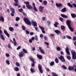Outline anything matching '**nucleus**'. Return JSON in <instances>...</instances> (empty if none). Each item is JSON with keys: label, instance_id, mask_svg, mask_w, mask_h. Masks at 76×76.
I'll list each match as a JSON object with an SVG mask.
<instances>
[{"label": "nucleus", "instance_id": "28", "mask_svg": "<svg viewBox=\"0 0 76 76\" xmlns=\"http://www.w3.org/2000/svg\"><path fill=\"white\" fill-rule=\"evenodd\" d=\"M1 38L4 41L5 40V39H4V36H3V35L2 34L1 35Z\"/></svg>", "mask_w": 76, "mask_h": 76}, {"label": "nucleus", "instance_id": "19", "mask_svg": "<svg viewBox=\"0 0 76 76\" xmlns=\"http://www.w3.org/2000/svg\"><path fill=\"white\" fill-rule=\"evenodd\" d=\"M13 41L14 42V46H16V39H15V38H14L13 39Z\"/></svg>", "mask_w": 76, "mask_h": 76}, {"label": "nucleus", "instance_id": "52", "mask_svg": "<svg viewBox=\"0 0 76 76\" xmlns=\"http://www.w3.org/2000/svg\"><path fill=\"white\" fill-rule=\"evenodd\" d=\"M31 39L32 41H34L35 40V37H32L31 38Z\"/></svg>", "mask_w": 76, "mask_h": 76}, {"label": "nucleus", "instance_id": "64", "mask_svg": "<svg viewBox=\"0 0 76 76\" xmlns=\"http://www.w3.org/2000/svg\"><path fill=\"white\" fill-rule=\"evenodd\" d=\"M42 33L43 34H45V31H44V30L42 31Z\"/></svg>", "mask_w": 76, "mask_h": 76}, {"label": "nucleus", "instance_id": "7", "mask_svg": "<svg viewBox=\"0 0 76 76\" xmlns=\"http://www.w3.org/2000/svg\"><path fill=\"white\" fill-rule=\"evenodd\" d=\"M44 8V7H42V6H40L39 7V11L41 13H42L44 11L43 9Z\"/></svg>", "mask_w": 76, "mask_h": 76}, {"label": "nucleus", "instance_id": "59", "mask_svg": "<svg viewBox=\"0 0 76 76\" xmlns=\"http://www.w3.org/2000/svg\"><path fill=\"white\" fill-rule=\"evenodd\" d=\"M30 34L31 35H33L34 33L32 32H31Z\"/></svg>", "mask_w": 76, "mask_h": 76}, {"label": "nucleus", "instance_id": "58", "mask_svg": "<svg viewBox=\"0 0 76 76\" xmlns=\"http://www.w3.org/2000/svg\"><path fill=\"white\" fill-rule=\"evenodd\" d=\"M42 19L43 21L45 20V17H43L42 18Z\"/></svg>", "mask_w": 76, "mask_h": 76}, {"label": "nucleus", "instance_id": "55", "mask_svg": "<svg viewBox=\"0 0 76 76\" xmlns=\"http://www.w3.org/2000/svg\"><path fill=\"white\" fill-rule=\"evenodd\" d=\"M6 56L7 57H9L10 56V55L9 54V53H6Z\"/></svg>", "mask_w": 76, "mask_h": 76}, {"label": "nucleus", "instance_id": "23", "mask_svg": "<svg viewBox=\"0 0 76 76\" xmlns=\"http://www.w3.org/2000/svg\"><path fill=\"white\" fill-rule=\"evenodd\" d=\"M55 61L56 63H58L59 62V61H58V58L57 57H56L55 59Z\"/></svg>", "mask_w": 76, "mask_h": 76}, {"label": "nucleus", "instance_id": "47", "mask_svg": "<svg viewBox=\"0 0 76 76\" xmlns=\"http://www.w3.org/2000/svg\"><path fill=\"white\" fill-rule=\"evenodd\" d=\"M16 64L17 66H18V67H19V66H20V64H19V63L18 62H16Z\"/></svg>", "mask_w": 76, "mask_h": 76}, {"label": "nucleus", "instance_id": "48", "mask_svg": "<svg viewBox=\"0 0 76 76\" xmlns=\"http://www.w3.org/2000/svg\"><path fill=\"white\" fill-rule=\"evenodd\" d=\"M44 39H45V40H46V41H48V38H47V37L46 36H45L44 37Z\"/></svg>", "mask_w": 76, "mask_h": 76}, {"label": "nucleus", "instance_id": "17", "mask_svg": "<svg viewBox=\"0 0 76 76\" xmlns=\"http://www.w3.org/2000/svg\"><path fill=\"white\" fill-rule=\"evenodd\" d=\"M68 70H74V67L72 66H69Z\"/></svg>", "mask_w": 76, "mask_h": 76}, {"label": "nucleus", "instance_id": "33", "mask_svg": "<svg viewBox=\"0 0 76 76\" xmlns=\"http://www.w3.org/2000/svg\"><path fill=\"white\" fill-rule=\"evenodd\" d=\"M22 28L23 30V31H25L26 29V28L23 25L22 26Z\"/></svg>", "mask_w": 76, "mask_h": 76}, {"label": "nucleus", "instance_id": "26", "mask_svg": "<svg viewBox=\"0 0 76 76\" xmlns=\"http://www.w3.org/2000/svg\"><path fill=\"white\" fill-rule=\"evenodd\" d=\"M47 23H48V26H50V25H51V21L49 20L48 21Z\"/></svg>", "mask_w": 76, "mask_h": 76}, {"label": "nucleus", "instance_id": "40", "mask_svg": "<svg viewBox=\"0 0 76 76\" xmlns=\"http://www.w3.org/2000/svg\"><path fill=\"white\" fill-rule=\"evenodd\" d=\"M66 58L68 60H70V59H71V57L69 56H67Z\"/></svg>", "mask_w": 76, "mask_h": 76}, {"label": "nucleus", "instance_id": "45", "mask_svg": "<svg viewBox=\"0 0 76 76\" xmlns=\"http://www.w3.org/2000/svg\"><path fill=\"white\" fill-rule=\"evenodd\" d=\"M30 60L33 63H34V58H30Z\"/></svg>", "mask_w": 76, "mask_h": 76}, {"label": "nucleus", "instance_id": "15", "mask_svg": "<svg viewBox=\"0 0 76 76\" xmlns=\"http://www.w3.org/2000/svg\"><path fill=\"white\" fill-rule=\"evenodd\" d=\"M39 50H40V52L42 53V54H45V52H44V50L42 49L41 47H39Z\"/></svg>", "mask_w": 76, "mask_h": 76}, {"label": "nucleus", "instance_id": "63", "mask_svg": "<svg viewBox=\"0 0 76 76\" xmlns=\"http://www.w3.org/2000/svg\"><path fill=\"white\" fill-rule=\"evenodd\" d=\"M46 70L47 71V72H50V69H48V68H46Z\"/></svg>", "mask_w": 76, "mask_h": 76}, {"label": "nucleus", "instance_id": "60", "mask_svg": "<svg viewBox=\"0 0 76 76\" xmlns=\"http://www.w3.org/2000/svg\"><path fill=\"white\" fill-rule=\"evenodd\" d=\"M73 40H74V41H76V37H74L73 38Z\"/></svg>", "mask_w": 76, "mask_h": 76}, {"label": "nucleus", "instance_id": "18", "mask_svg": "<svg viewBox=\"0 0 76 76\" xmlns=\"http://www.w3.org/2000/svg\"><path fill=\"white\" fill-rule=\"evenodd\" d=\"M71 15L72 18H75L76 17V15L75 13H71Z\"/></svg>", "mask_w": 76, "mask_h": 76}, {"label": "nucleus", "instance_id": "51", "mask_svg": "<svg viewBox=\"0 0 76 76\" xmlns=\"http://www.w3.org/2000/svg\"><path fill=\"white\" fill-rule=\"evenodd\" d=\"M21 48V47H20V46H19L17 48V50H20V49Z\"/></svg>", "mask_w": 76, "mask_h": 76}, {"label": "nucleus", "instance_id": "36", "mask_svg": "<svg viewBox=\"0 0 76 76\" xmlns=\"http://www.w3.org/2000/svg\"><path fill=\"white\" fill-rule=\"evenodd\" d=\"M20 20V18L18 17H16L15 20L16 21H19V20Z\"/></svg>", "mask_w": 76, "mask_h": 76}, {"label": "nucleus", "instance_id": "44", "mask_svg": "<svg viewBox=\"0 0 76 76\" xmlns=\"http://www.w3.org/2000/svg\"><path fill=\"white\" fill-rule=\"evenodd\" d=\"M18 12H23V9H20L18 10Z\"/></svg>", "mask_w": 76, "mask_h": 76}, {"label": "nucleus", "instance_id": "61", "mask_svg": "<svg viewBox=\"0 0 76 76\" xmlns=\"http://www.w3.org/2000/svg\"><path fill=\"white\" fill-rule=\"evenodd\" d=\"M26 34H29V32L28 30L26 31Z\"/></svg>", "mask_w": 76, "mask_h": 76}, {"label": "nucleus", "instance_id": "31", "mask_svg": "<svg viewBox=\"0 0 76 76\" xmlns=\"http://www.w3.org/2000/svg\"><path fill=\"white\" fill-rule=\"evenodd\" d=\"M23 51L24 53H26L27 54L28 53L27 51L25 49H23Z\"/></svg>", "mask_w": 76, "mask_h": 76}, {"label": "nucleus", "instance_id": "21", "mask_svg": "<svg viewBox=\"0 0 76 76\" xmlns=\"http://www.w3.org/2000/svg\"><path fill=\"white\" fill-rule=\"evenodd\" d=\"M0 18L2 22H4V18H3V17L2 16H0Z\"/></svg>", "mask_w": 76, "mask_h": 76}, {"label": "nucleus", "instance_id": "34", "mask_svg": "<svg viewBox=\"0 0 76 76\" xmlns=\"http://www.w3.org/2000/svg\"><path fill=\"white\" fill-rule=\"evenodd\" d=\"M56 50L57 51H60L61 50V48L60 47H57L56 48Z\"/></svg>", "mask_w": 76, "mask_h": 76}, {"label": "nucleus", "instance_id": "30", "mask_svg": "<svg viewBox=\"0 0 76 76\" xmlns=\"http://www.w3.org/2000/svg\"><path fill=\"white\" fill-rule=\"evenodd\" d=\"M68 27L69 28V29H70V31H71L72 32H73L74 30H73V28L71 27L70 26H69V27Z\"/></svg>", "mask_w": 76, "mask_h": 76}, {"label": "nucleus", "instance_id": "14", "mask_svg": "<svg viewBox=\"0 0 76 76\" xmlns=\"http://www.w3.org/2000/svg\"><path fill=\"white\" fill-rule=\"evenodd\" d=\"M4 33H5V35L7 36L8 37H9V34L7 33V30H4Z\"/></svg>", "mask_w": 76, "mask_h": 76}, {"label": "nucleus", "instance_id": "49", "mask_svg": "<svg viewBox=\"0 0 76 76\" xmlns=\"http://www.w3.org/2000/svg\"><path fill=\"white\" fill-rule=\"evenodd\" d=\"M13 4L14 6H18V4L15 3H14Z\"/></svg>", "mask_w": 76, "mask_h": 76}, {"label": "nucleus", "instance_id": "46", "mask_svg": "<svg viewBox=\"0 0 76 76\" xmlns=\"http://www.w3.org/2000/svg\"><path fill=\"white\" fill-rule=\"evenodd\" d=\"M30 71L32 73H34V70L32 68H31L30 69Z\"/></svg>", "mask_w": 76, "mask_h": 76}, {"label": "nucleus", "instance_id": "42", "mask_svg": "<svg viewBox=\"0 0 76 76\" xmlns=\"http://www.w3.org/2000/svg\"><path fill=\"white\" fill-rule=\"evenodd\" d=\"M6 63L8 64V65H9L10 64V61H9V60H7L6 61Z\"/></svg>", "mask_w": 76, "mask_h": 76}, {"label": "nucleus", "instance_id": "24", "mask_svg": "<svg viewBox=\"0 0 76 76\" xmlns=\"http://www.w3.org/2000/svg\"><path fill=\"white\" fill-rule=\"evenodd\" d=\"M55 32L57 34H60V31L58 30H56L55 31Z\"/></svg>", "mask_w": 76, "mask_h": 76}, {"label": "nucleus", "instance_id": "29", "mask_svg": "<svg viewBox=\"0 0 76 76\" xmlns=\"http://www.w3.org/2000/svg\"><path fill=\"white\" fill-rule=\"evenodd\" d=\"M14 70H15V71H16V72H18V71H19V68L18 67L14 68Z\"/></svg>", "mask_w": 76, "mask_h": 76}, {"label": "nucleus", "instance_id": "27", "mask_svg": "<svg viewBox=\"0 0 76 76\" xmlns=\"http://www.w3.org/2000/svg\"><path fill=\"white\" fill-rule=\"evenodd\" d=\"M9 29L10 31H13L14 30V29H13V28L11 27H10L9 28Z\"/></svg>", "mask_w": 76, "mask_h": 76}, {"label": "nucleus", "instance_id": "32", "mask_svg": "<svg viewBox=\"0 0 76 76\" xmlns=\"http://www.w3.org/2000/svg\"><path fill=\"white\" fill-rule=\"evenodd\" d=\"M54 61H52L50 62V64L51 66H52L54 65Z\"/></svg>", "mask_w": 76, "mask_h": 76}, {"label": "nucleus", "instance_id": "56", "mask_svg": "<svg viewBox=\"0 0 76 76\" xmlns=\"http://www.w3.org/2000/svg\"><path fill=\"white\" fill-rule=\"evenodd\" d=\"M40 29L42 31L44 30V27H42Z\"/></svg>", "mask_w": 76, "mask_h": 76}, {"label": "nucleus", "instance_id": "39", "mask_svg": "<svg viewBox=\"0 0 76 76\" xmlns=\"http://www.w3.org/2000/svg\"><path fill=\"white\" fill-rule=\"evenodd\" d=\"M34 39H35L36 41H38V36H35L34 37Z\"/></svg>", "mask_w": 76, "mask_h": 76}, {"label": "nucleus", "instance_id": "9", "mask_svg": "<svg viewBox=\"0 0 76 76\" xmlns=\"http://www.w3.org/2000/svg\"><path fill=\"white\" fill-rule=\"evenodd\" d=\"M24 54V52L23 51H21L19 53L18 56L19 57H23V55Z\"/></svg>", "mask_w": 76, "mask_h": 76}, {"label": "nucleus", "instance_id": "2", "mask_svg": "<svg viewBox=\"0 0 76 76\" xmlns=\"http://www.w3.org/2000/svg\"><path fill=\"white\" fill-rule=\"evenodd\" d=\"M24 3L26 4V7L28 8V9H33V7H32L31 5H29V3L28 1L27 2H24Z\"/></svg>", "mask_w": 76, "mask_h": 76}, {"label": "nucleus", "instance_id": "53", "mask_svg": "<svg viewBox=\"0 0 76 76\" xmlns=\"http://www.w3.org/2000/svg\"><path fill=\"white\" fill-rule=\"evenodd\" d=\"M40 37L41 38H43V35L42 34H41L40 35Z\"/></svg>", "mask_w": 76, "mask_h": 76}, {"label": "nucleus", "instance_id": "38", "mask_svg": "<svg viewBox=\"0 0 76 76\" xmlns=\"http://www.w3.org/2000/svg\"><path fill=\"white\" fill-rule=\"evenodd\" d=\"M65 28V27H64V26H61V29H62V30H63Z\"/></svg>", "mask_w": 76, "mask_h": 76}, {"label": "nucleus", "instance_id": "35", "mask_svg": "<svg viewBox=\"0 0 76 76\" xmlns=\"http://www.w3.org/2000/svg\"><path fill=\"white\" fill-rule=\"evenodd\" d=\"M62 67L63 69H64L65 70H66V69H67V67L64 65H62Z\"/></svg>", "mask_w": 76, "mask_h": 76}, {"label": "nucleus", "instance_id": "4", "mask_svg": "<svg viewBox=\"0 0 76 76\" xmlns=\"http://www.w3.org/2000/svg\"><path fill=\"white\" fill-rule=\"evenodd\" d=\"M38 67L40 73H43V71H42V65L40 64H39L38 65Z\"/></svg>", "mask_w": 76, "mask_h": 76}, {"label": "nucleus", "instance_id": "43", "mask_svg": "<svg viewBox=\"0 0 76 76\" xmlns=\"http://www.w3.org/2000/svg\"><path fill=\"white\" fill-rule=\"evenodd\" d=\"M8 47L9 48H10V49H12V47H11V46H10V44H8Z\"/></svg>", "mask_w": 76, "mask_h": 76}, {"label": "nucleus", "instance_id": "10", "mask_svg": "<svg viewBox=\"0 0 76 76\" xmlns=\"http://www.w3.org/2000/svg\"><path fill=\"white\" fill-rule=\"evenodd\" d=\"M71 23V21L69 20H67L66 21V25H67V26L68 27L70 26V23Z\"/></svg>", "mask_w": 76, "mask_h": 76}, {"label": "nucleus", "instance_id": "20", "mask_svg": "<svg viewBox=\"0 0 76 76\" xmlns=\"http://www.w3.org/2000/svg\"><path fill=\"white\" fill-rule=\"evenodd\" d=\"M61 16L63 18H68V17H67V16L66 15H64V14H61Z\"/></svg>", "mask_w": 76, "mask_h": 76}, {"label": "nucleus", "instance_id": "13", "mask_svg": "<svg viewBox=\"0 0 76 76\" xmlns=\"http://www.w3.org/2000/svg\"><path fill=\"white\" fill-rule=\"evenodd\" d=\"M31 23L32 25H33V26H37V23L36 22L32 21Z\"/></svg>", "mask_w": 76, "mask_h": 76}, {"label": "nucleus", "instance_id": "5", "mask_svg": "<svg viewBox=\"0 0 76 76\" xmlns=\"http://www.w3.org/2000/svg\"><path fill=\"white\" fill-rule=\"evenodd\" d=\"M59 59H60L61 61H62V62H66V60H65V59L63 56H60L58 58Z\"/></svg>", "mask_w": 76, "mask_h": 76}, {"label": "nucleus", "instance_id": "3", "mask_svg": "<svg viewBox=\"0 0 76 76\" xmlns=\"http://www.w3.org/2000/svg\"><path fill=\"white\" fill-rule=\"evenodd\" d=\"M24 20L27 25H31V21L29 20V19L27 18H24Z\"/></svg>", "mask_w": 76, "mask_h": 76}, {"label": "nucleus", "instance_id": "6", "mask_svg": "<svg viewBox=\"0 0 76 76\" xmlns=\"http://www.w3.org/2000/svg\"><path fill=\"white\" fill-rule=\"evenodd\" d=\"M10 10L11 12H12L11 13V14L12 16H14V14H15V9L13 8H11L10 9Z\"/></svg>", "mask_w": 76, "mask_h": 76}, {"label": "nucleus", "instance_id": "22", "mask_svg": "<svg viewBox=\"0 0 76 76\" xmlns=\"http://www.w3.org/2000/svg\"><path fill=\"white\" fill-rule=\"evenodd\" d=\"M66 11V8H64L61 10V12H65Z\"/></svg>", "mask_w": 76, "mask_h": 76}, {"label": "nucleus", "instance_id": "12", "mask_svg": "<svg viewBox=\"0 0 76 76\" xmlns=\"http://www.w3.org/2000/svg\"><path fill=\"white\" fill-rule=\"evenodd\" d=\"M33 4V7L34 9V10L36 11V12H37L38 11V10L37 9V8H36V7H35V3L33 2L32 3Z\"/></svg>", "mask_w": 76, "mask_h": 76}, {"label": "nucleus", "instance_id": "16", "mask_svg": "<svg viewBox=\"0 0 76 76\" xmlns=\"http://www.w3.org/2000/svg\"><path fill=\"white\" fill-rule=\"evenodd\" d=\"M37 58H39L40 60H41L42 58V56L39 54L37 55Z\"/></svg>", "mask_w": 76, "mask_h": 76}, {"label": "nucleus", "instance_id": "62", "mask_svg": "<svg viewBox=\"0 0 76 76\" xmlns=\"http://www.w3.org/2000/svg\"><path fill=\"white\" fill-rule=\"evenodd\" d=\"M34 28H35V29L36 31H38V28L37 27H34Z\"/></svg>", "mask_w": 76, "mask_h": 76}, {"label": "nucleus", "instance_id": "50", "mask_svg": "<svg viewBox=\"0 0 76 76\" xmlns=\"http://www.w3.org/2000/svg\"><path fill=\"white\" fill-rule=\"evenodd\" d=\"M59 20L61 21V22H63V18H59Z\"/></svg>", "mask_w": 76, "mask_h": 76}, {"label": "nucleus", "instance_id": "1", "mask_svg": "<svg viewBox=\"0 0 76 76\" xmlns=\"http://www.w3.org/2000/svg\"><path fill=\"white\" fill-rule=\"evenodd\" d=\"M71 54L72 56V58L74 60H76V53L74 50H71Z\"/></svg>", "mask_w": 76, "mask_h": 76}, {"label": "nucleus", "instance_id": "11", "mask_svg": "<svg viewBox=\"0 0 76 76\" xmlns=\"http://www.w3.org/2000/svg\"><path fill=\"white\" fill-rule=\"evenodd\" d=\"M56 6L58 7H62L63 5L61 3L58 4L56 3Z\"/></svg>", "mask_w": 76, "mask_h": 76}, {"label": "nucleus", "instance_id": "41", "mask_svg": "<svg viewBox=\"0 0 76 76\" xmlns=\"http://www.w3.org/2000/svg\"><path fill=\"white\" fill-rule=\"evenodd\" d=\"M66 38H68V39H72V37H70L69 36H68V35L66 36Z\"/></svg>", "mask_w": 76, "mask_h": 76}, {"label": "nucleus", "instance_id": "57", "mask_svg": "<svg viewBox=\"0 0 76 76\" xmlns=\"http://www.w3.org/2000/svg\"><path fill=\"white\" fill-rule=\"evenodd\" d=\"M29 41L30 43H32V40L31 39L29 40Z\"/></svg>", "mask_w": 76, "mask_h": 76}, {"label": "nucleus", "instance_id": "54", "mask_svg": "<svg viewBox=\"0 0 76 76\" xmlns=\"http://www.w3.org/2000/svg\"><path fill=\"white\" fill-rule=\"evenodd\" d=\"M73 6L74 7H75V8H76V4H72Z\"/></svg>", "mask_w": 76, "mask_h": 76}, {"label": "nucleus", "instance_id": "25", "mask_svg": "<svg viewBox=\"0 0 76 76\" xmlns=\"http://www.w3.org/2000/svg\"><path fill=\"white\" fill-rule=\"evenodd\" d=\"M67 4L68 6L70 7H73V5L71 4L70 3H68Z\"/></svg>", "mask_w": 76, "mask_h": 76}, {"label": "nucleus", "instance_id": "8", "mask_svg": "<svg viewBox=\"0 0 76 76\" xmlns=\"http://www.w3.org/2000/svg\"><path fill=\"white\" fill-rule=\"evenodd\" d=\"M66 53L68 54V56H70V52H69V48L67 47L65 49Z\"/></svg>", "mask_w": 76, "mask_h": 76}, {"label": "nucleus", "instance_id": "37", "mask_svg": "<svg viewBox=\"0 0 76 76\" xmlns=\"http://www.w3.org/2000/svg\"><path fill=\"white\" fill-rule=\"evenodd\" d=\"M44 4V5H47V1H45L43 2Z\"/></svg>", "mask_w": 76, "mask_h": 76}]
</instances>
